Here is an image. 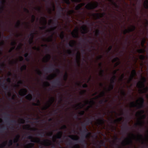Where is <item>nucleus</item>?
Segmentation results:
<instances>
[{
	"mask_svg": "<svg viewBox=\"0 0 148 148\" xmlns=\"http://www.w3.org/2000/svg\"><path fill=\"white\" fill-rule=\"evenodd\" d=\"M85 103L86 105L90 103L94 104L95 103L94 101L92 100L89 101L88 100H87L85 101Z\"/></svg>",
	"mask_w": 148,
	"mask_h": 148,
	"instance_id": "obj_39",
	"label": "nucleus"
},
{
	"mask_svg": "<svg viewBox=\"0 0 148 148\" xmlns=\"http://www.w3.org/2000/svg\"><path fill=\"white\" fill-rule=\"evenodd\" d=\"M20 138V136L19 135H17L16 136V138H15L13 141V142L14 143H16L18 142L19 138Z\"/></svg>",
	"mask_w": 148,
	"mask_h": 148,
	"instance_id": "obj_40",
	"label": "nucleus"
},
{
	"mask_svg": "<svg viewBox=\"0 0 148 148\" xmlns=\"http://www.w3.org/2000/svg\"><path fill=\"white\" fill-rule=\"evenodd\" d=\"M144 6L145 8L146 9H148V0H146L145 1L144 3Z\"/></svg>",
	"mask_w": 148,
	"mask_h": 148,
	"instance_id": "obj_29",
	"label": "nucleus"
},
{
	"mask_svg": "<svg viewBox=\"0 0 148 148\" xmlns=\"http://www.w3.org/2000/svg\"><path fill=\"white\" fill-rule=\"evenodd\" d=\"M142 81H139L137 84L136 86L138 88H142L143 87H145V83L146 82V79L144 77L142 78Z\"/></svg>",
	"mask_w": 148,
	"mask_h": 148,
	"instance_id": "obj_7",
	"label": "nucleus"
},
{
	"mask_svg": "<svg viewBox=\"0 0 148 148\" xmlns=\"http://www.w3.org/2000/svg\"><path fill=\"white\" fill-rule=\"evenodd\" d=\"M59 36L61 40H64L65 37V35L64 34V33L62 31L61 32L60 34L59 35Z\"/></svg>",
	"mask_w": 148,
	"mask_h": 148,
	"instance_id": "obj_35",
	"label": "nucleus"
},
{
	"mask_svg": "<svg viewBox=\"0 0 148 148\" xmlns=\"http://www.w3.org/2000/svg\"><path fill=\"white\" fill-rule=\"evenodd\" d=\"M75 13V11L73 10H70L68 12V14L67 15L69 16L70 15H72L73 14Z\"/></svg>",
	"mask_w": 148,
	"mask_h": 148,
	"instance_id": "obj_36",
	"label": "nucleus"
},
{
	"mask_svg": "<svg viewBox=\"0 0 148 148\" xmlns=\"http://www.w3.org/2000/svg\"><path fill=\"white\" fill-rule=\"evenodd\" d=\"M55 99L53 97H52L47 103V105L45 106L42 108L43 110H46L51 105L54 101Z\"/></svg>",
	"mask_w": 148,
	"mask_h": 148,
	"instance_id": "obj_11",
	"label": "nucleus"
},
{
	"mask_svg": "<svg viewBox=\"0 0 148 148\" xmlns=\"http://www.w3.org/2000/svg\"><path fill=\"white\" fill-rule=\"evenodd\" d=\"M126 86L127 88H129L132 86V85L131 84V85L130 86H129L128 84H130L131 82L129 79H128L127 78L126 79Z\"/></svg>",
	"mask_w": 148,
	"mask_h": 148,
	"instance_id": "obj_30",
	"label": "nucleus"
},
{
	"mask_svg": "<svg viewBox=\"0 0 148 148\" xmlns=\"http://www.w3.org/2000/svg\"><path fill=\"white\" fill-rule=\"evenodd\" d=\"M34 145V144L32 143H29L26 146V148H31L33 147Z\"/></svg>",
	"mask_w": 148,
	"mask_h": 148,
	"instance_id": "obj_32",
	"label": "nucleus"
},
{
	"mask_svg": "<svg viewBox=\"0 0 148 148\" xmlns=\"http://www.w3.org/2000/svg\"><path fill=\"white\" fill-rule=\"evenodd\" d=\"M7 144V142H4L0 145V147L2 148L5 146Z\"/></svg>",
	"mask_w": 148,
	"mask_h": 148,
	"instance_id": "obj_63",
	"label": "nucleus"
},
{
	"mask_svg": "<svg viewBox=\"0 0 148 148\" xmlns=\"http://www.w3.org/2000/svg\"><path fill=\"white\" fill-rule=\"evenodd\" d=\"M82 124L83 130H82L81 129H80V131L82 132V134L85 135V137L86 138L90 135V133L88 132V130L86 128L87 124H83V122H82Z\"/></svg>",
	"mask_w": 148,
	"mask_h": 148,
	"instance_id": "obj_5",
	"label": "nucleus"
},
{
	"mask_svg": "<svg viewBox=\"0 0 148 148\" xmlns=\"http://www.w3.org/2000/svg\"><path fill=\"white\" fill-rule=\"evenodd\" d=\"M112 48V46H110L108 48L107 50V53L108 54L111 51Z\"/></svg>",
	"mask_w": 148,
	"mask_h": 148,
	"instance_id": "obj_59",
	"label": "nucleus"
},
{
	"mask_svg": "<svg viewBox=\"0 0 148 148\" xmlns=\"http://www.w3.org/2000/svg\"><path fill=\"white\" fill-rule=\"evenodd\" d=\"M25 98L29 101H31L32 99V94H29L25 97Z\"/></svg>",
	"mask_w": 148,
	"mask_h": 148,
	"instance_id": "obj_26",
	"label": "nucleus"
},
{
	"mask_svg": "<svg viewBox=\"0 0 148 148\" xmlns=\"http://www.w3.org/2000/svg\"><path fill=\"white\" fill-rule=\"evenodd\" d=\"M146 41V39L145 38H144L143 40L141 42V45L143 47L144 46V44Z\"/></svg>",
	"mask_w": 148,
	"mask_h": 148,
	"instance_id": "obj_57",
	"label": "nucleus"
},
{
	"mask_svg": "<svg viewBox=\"0 0 148 148\" xmlns=\"http://www.w3.org/2000/svg\"><path fill=\"white\" fill-rule=\"evenodd\" d=\"M27 66L25 64H24L21 68V71H23V70H26Z\"/></svg>",
	"mask_w": 148,
	"mask_h": 148,
	"instance_id": "obj_44",
	"label": "nucleus"
},
{
	"mask_svg": "<svg viewBox=\"0 0 148 148\" xmlns=\"http://www.w3.org/2000/svg\"><path fill=\"white\" fill-rule=\"evenodd\" d=\"M62 134V131H60L58 132L56 136V138H61Z\"/></svg>",
	"mask_w": 148,
	"mask_h": 148,
	"instance_id": "obj_27",
	"label": "nucleus"
},
{
	"mask_svg": "<svg viewBox=\"0 0 148 148\" xmlns=\"http://www.w3.org/2000/svg\"><path fill=\"white\" fill-rule=\"evenodd\" d=\"M38 135L39 136H40L42 137H44L45 136V133L44 132H43L41 133L38 132Z\"/></svg>",
	"mask_w": 148,
	"mask_h": 148,
	"instance_id": "obj_58",
	"label": "nucleus"
},
{
	"mask_svg": "<svg viewBox=\"0 0 148 148\" xmlns=\"http://www.w3.org/2000/svg\"><path fill=\"white\" fill-rule=\"evenodd\" d=\"M139 59L141 60H144L145 58V56L143 55L140 56L139 57Z\"/></svg>",
	"mask_w": 148,
	"mask_h": 148,
	"instance_id": "obj_54",
	"label": "nucleus"
},
{
	"mask_svg": "<svg viewBox=\"0 0 148 148\" xmlns=\"http://www.w3.org/2000/svg\"><path fill=\"white\" fill-rule=\"evenodd\" d=\"M41 46L42 47H46L45 49L47 50L48 51H49V46H48L47 45H42Z\"/></svg>",
	"mask_w": 148,
	"mask_h": 148,
	"instance_id": "obj_51",
	"label": "nucleus"
},
{
	"mask_svg": "<svg viewBox=\"0 0 148 148\" xmlns=\"http://www.w3.org/2000/svg\"><path fill=\"white\" fill-rule=\"evenodd\" d=\"M52 84L53 85L58 86H62V84L61 81L60 79V78H58L55 81L52 82Z\"/></svg>",
	"mask_w": 148,
	"mask_h": 148,
	"instance_id": "obj_13",
	"label": "nucleus"
},
{
	"mask_svg": "<svg viewBox=\"0 0 148 148\" xmlns=\"http://www.w3.org/2000/svg\"><path fill=\"white\" fill-rule=\"evenodd\" d=\"M82 136H84V138H82L81 140L79 142L82 143H84L85 144H86V141L85 140V138H86L85 137V135H83L82 134ZM88 136H88L87 137H86V138H87L88 137Z\"/></svg>",
	"mask_w": 148,
	"mask_h": 148,
	"instance_id": "obj_28",
	"label": "nucleus"
},
{
	"mask_svg": "<svg viewBox=\"0 0 148 148\" xmlns=\"http://www.w3.org/2000/svg\"><path fill=\"white\" fill-rule=\"evenodd\" d=\"M44 143L45 144L46 146H49L52 145L53 148H56V146L55 144L52 143L51 141L48 139L44 140Z\"/></svg>",
	"mask_w": 148,
	"mask_h": 148,
	"instance_id": "obj_12",
	"label": "nucleus"
},
{
	"mask_svg": "<svg viewBox=\"0 0 148 148\" xmlns=\"http://www.w3.org/2000/svg\"><path fill=\"white\" fill-rule=\"evenodd\" d=\"M99 66L101 69L99 73V75L101 77H102L103 76L104 71L102 69V63H99Z\"/></svg>",
	"mask_w": 148,
	"mask_h": 148,
	"instance_id": "obj_19",
	"label": "nucleus"
},
{
	"mask_svg": "<svg viewBox=\"0 0 148 148\" xmlns=\"http://www.w3.org/2000/svg\"><path fill=\"white\" fill-rule=\"evenodd\" d=\"M68 77V74L66 72L64 75V77H63V79H64V80L65 81H66Z\"/></svg>",
	"mask_w": 148,
	"mask_h": 148,
	"instance_id": "obj_53",
	"label": "nucleus"
},
{
	"mask_svg": "<svg viewBox=\"0 0 148 148\" xmlns=\"http://www.w3.org/2000/svg\"><path fill=\"white\" fill-rule=\"evenodd\" d=\"M78 29H77L75 30V33L73 32H71V34L73 37L77 38L79 37L78 34Z\"/></svg>",
	"mask_w": 148,
	"mask_h": 148,
	"instance_id": "obj_21",
	"label": "nucleus"
},
{
	"mask_svg": "<svg viewBox=\"0 0 148 148\" xmlns=\"http://www.w3.org/2000/svg\"><path fill=\"white\" fill-rule=\"evenodd\" d=\"M0 131L1 132H3L5 130H6V128L5 127H1V126H0Z\"/></svg>",
	"mask_w": 148,
	"mask_h": 148,
	"instance_id": "obj_64",
	"label": "nucleus"
},
{
	"mask_svg": "<svg viewBox=\"0 0 148 148\" xmlns=\"http://www.w3.org/2000/svg\"><path fill=\"white\" fill-rule=\"evenodd\" d=\"M136 27L134 25H131L130 26H128L127 29H125L123 31V33L124 35H126V38L125 39V42L127 45V47L126 48V50H127L130 44V37L131 36L130 35L127 34H129L130 32H134L136 29Z\"/></svg>",
	"mask_w": 148,
	"mask_h": 148,
	"instance_id": "obj_2",
	"label": "nucleus"
},
{
	"mask_svg": "<svg viewBox=\"0 0 148 148\" xmlns=\"http://www.w3.org/2000/svg\"><path fill=\"white\" fill-rule=\"evenodd\" d=\"M82 28L83 30V31L82 32V33L83 34H85L88 33V30L86 26L84 25L82 27Z\"/></svg>",
	"mask_w": 148,
	"mask_h": 148,
	"instance_id": "obj_23",
	"label": "nucleus"
},
{
	"mask_svg": "<svg viewBox=\"0 0 148 148\" xmlns=\"http://www.w3.org/2000/svg\"><path fill=\"white\" fill-rule=\"evenodd\" d=\"M5 120H10V121L11 122L14 123H16L17 122L15 120H10V119L9 117L5 118Z\"/></svg>",
	"mask_w": 148,
	"mask_h": 148,
	"instance_id": "obj_48",
	"label": "nucleus"
},
{
	"mask_svg": "<svg viewBox=\"0 0 148 148\" xmlns=\"http://www.w3.org/2000/svg\"><path fill=\"white\" fill-rule=\"evenodd\" d=\"M97 120L99 125H102L104 124L105 120L103 119V116H102L101 119H99Z\"/></svg>",
	"mask_w": 148,
	"mask_h": 148,
	"instance_id": "obj_17",
	"label": "nucleus"
},
{
	"mask_svg": "<svg viewBox=\"0 0 148 148\" xmlns=\"http://www.w3.org/2000/svg\"><path fill=\"white\" fill-rule=\"evenodd\" d=\"M140 89V92L141 93H145L148 91V87L145 86V87H143L142 88H139Z\"/></svg>",
	"mask_w": 148,
	"mask_h": 148,
	"instance_id": "obj_15",
	"label": "nucleus"
},
{
	"mask_svg": "<svg viewBox=\"0 0 148 148\" xmlns=\"http://www.w3.org/2000/svg\"><path fill=\"white\" fill-rule=\"evenodd\" d=\"M128 53L129 54V55H128V54H127L126 56H127V62H130V58H131V57L130 56V55H131L130 53L129 52H128ZM127 53L128 54V53Z\"/></svg>",
	"mask_w": 148,
	"mask_h": 148,
	"instance_id": "obj_45",
	"label": "nucleus"
},
{
	"mask_svg": "<svg viewBox=\"0 0 148 148\" xmlns=\"http://www.w3.org/2000/svg\"><path fill=\"white\" fill-rule=\"evenodd\" d=\"M75 43L76 42L75 41L72 40L71 41V42L69 44V45L70 47H73L75 46Z\"/></svg>",
	"mask_w": 148,
	"mask_h": 148,
	"instance_id": "obj_31",
	"label": "nucleus"
},
{
	"mask_svg": "<svg viewBox=\"0 0 148 148\" xmlns=\"http://www.w3.org/2000/svg\"><path fill=\"white\" fill-rule=\"evenodd\" d=\"M117 121V120L114 119H112L110 120V123L111 124H114L116 123Z\"/></svg>",
	"mask_w": 148,
	"mask_h": 148,
	"instance_id": "obj_55",
	"label": "nucleus"
},
{
	"mask_svg": "<svg viewBox=\"0 0 148 148\" xmlns=\"http://www.w3.org/2000/svg\"><path fill=\"white\" fill-rule=\"evenodd\" d=\"M138 139L139 140L141 139L142 140H143V136L141 134H138ZM144 143L143 141L142 142V144H143Z\"/></svg>",
	"mask_w": 148,
	"mask_h": 148,
	"instance_id": "obj_33",
	"label": "nucleus"
},
{
	"mask_svg": "<svg viewBox=\"0 0 148 148\" xmlns=\"http://www.w3.org/2000/svg\"><path fill=\"white\" fill-rule=\"evenodd\" d=\"M122 0H121V39H122L123 37L122 36V34L123 33V31L122 30Z\"/></svg>",
	"mask_w": 148,
	"mask_h": 148,
	"instance_id": "obj_14",
	"label": "nucleus"
},
{
	"mask_svg": "<svg viewBox=\"0 0 148 148\" xmlns=\"http://www.w3.org/2000/svg\"><path fill=\"white\" fill-rule=\"evenodd\" d=\"M81 9V6L78 4L75 7V10H79Z\"/></svg>",
	"mask_w": 148,
	"mask_h": 148,
	"instance_id": "obj_47",
	"label": "nucleus"
},
{
	"mask_svg": "<svg viewBox=\"0 0 148 148\" xmlns=\"http://www.w3.org/2000/svg\"><path fill=\"white\" fill-rule=\"evenodd\" d=\"M31 55V53H30L29 54L28 53H26L24 55V56L25 58V60L26 61L29 62V58Z\"/></svg>",
	"mask_w": 148,
	"mask_h": 148,
	"instance_id": "obj_22",
	"label": "nucleus"
},
{
	"mask_svg": "<svg viewBox=\"0 0 148 148\" xmlns=\"http://www.w3.org/2000/svg\"><path fill=\"white\" fill-rule=\"evenodd\" d=\"M21 26V22L20 21H18L17 22L16 27V28H19Z\"/></svg>",
	"mask_w": 148,
	"mask_h": 148,
	"instance_id": "obj_43",
	"label": "nucleus"
},
{
	"mask_svg": "<svg viewBox=\"0 0 148 148\" xmlns=\"http://www.w3.org/2000/svg\"><path fill=\"white\" fill-rule=\"evenodd\" d=\"M58 8L59 12H63L64 10V8H62L61 6L58 7Z\"/></svg>",
	"mask_w": 148,
	"mask_h": 148,
	"instance_id": "obj_50",
	"label": "nucleus"
},
{
	"mask_svg": "<svg viewBox=\"0 0 148 148\" xmlns=\"http://www.w3.org/2000/svg\"><path fill=\"white\" fill-rule=\"evenodd\" d=\"M69 137L72 140L76 141L78 140L79 139V137L77 136L70 135Z\"/></svg>",
	"mask_w": 148,
	"mask_h": 148,
	"instance_id": "obj_24",
	"label": "nucleus"
},
{
	"mask_svg": "<svg viewBox=\"0 0 148 148\" xmlns=\"http://www.w3.org/2000/svg\"><path fill=\"white\" fill-rule=\"evenodd\" d=\"M140 102L139 103H144V99L143 97H140L139 98Z\"/></svg>",
	"mask_w": 148,
	"mask_h": 148,
	"instance_id": "obj_56",
	"label": "nucleus"
},
{
	"mask_svg": "<svg viewBox=\"0 0 148 148\" xmlns=\"http://www.w3.org/2000/svg\"><path fill=\"white\" fill-rule=\"evenodd\" d=\"M126 117L125 118L126 123L125 124V133L128 135V137L125 138V145H131L132 144V137H135V135L132 133H128V132L131 129L130 127L128 125V123L130 120L131 118V114L129 110H126L125 111Z\"/></svg>",
	"mask_w": 148,
	"mask_h": 148,
	"instance_id": "obj_1",
	"label": "nucleus"
},
{
	"mask_svg": "<svg viewBox=\"0 0 148 148\" xmlns=\"http://www.w3.org/2000/svg\"><path fill=\"white\" fill-rule=\"evenodd\" d=\"M144 113L145 111L143 110H141L139 112H137L136 115L139 116H140V120L139 121L138 123L136 124V125H138L141 127L143 126V124H144V122L141 121V120L145 118L146 117V116L145 115L143 114Z\"/></svg>",
	"mask_w": 148,
	"mask_h": 148,
	"instance_id": "obj_3",
	"label": "nucleus"
},
{
	"mask_svg": "<svg viewBox=\"0 0 148 148\" xmlns=\"http://www.w3.org/2000/svg\"><path fill=\"white\" fill-rule=\"evenodd\" d=\"M52 38H53V36L51 35L50 36V37L48 38L45 39V41H46L47 42H51L52 41Z\"/></svg>",
	"mask_w": 148,
	"mask_h": 148,
	"instance_id": "obj_37",
	"label": "nucleus"
},
{
	"mask_svg": "<svg viewBox=\"0 0 148 148\" xmlns=\"http://www.w3.org/2000/svg\"><path fill=\"white\" fill-rule=\"evenodd\" d=\"M98 5L99 3L98 2H96L94 3H90L88 4L85 6V7L88 10H94L97 8Z\"/></svg>",
	"mask_w": 148,
	"mask_h": 148,
	"instance_id": "obj_6",
	"label": "nucleus"
},
{
	"mask_svg": "<svg viewBox=\"0 0 148 148\" xmlns=\"http://www.w3.org/2000/svg\"><path fill=\"white\" fill-rule=\"evenodd\" d=\"M84 105L82 104V103H80L79 104H77L75 107L78 106L79 107V108H81L82 107H83L84 106Z\"/></svg>",
	"mask_w": 148,
	"mask_h": 148,
	"instance_id": "obj_62",
	"label": "nucleus"
},
{
	"mask_svg": "<svg viewBox=\"0 0 148 148\" xmlns=\"http://www.w3.org/2000/svg\"><path fill=\"white\" fill-rule=\"evenodd\" d=\"M27 138L30 140L31 142L33 143H40V140L38 138H34L32 136L29 135L27 137Z\"/></svg>",
	"mask_w": 148,
	"mask_h": 148,
	"instance_id": "obj_10",
	"label": "nucleus"
},
{
	"mask_svg": "<svg viewBox=\"0 0 148 148\" xmlns=\"http://www.w3.org/2000/svg\"><path fill=\"white\" fill-rule=\"evenodd\" d=\"M130 75L135 77L136 75V70L135 69L133 70L132 71L131 74Z\"/></svg>",
	"mask_w": 148,
	"mask_h": 148,
	"instance_id": "obj_42",
	"label": "nucleus"
},
{
	"mask_svg": "<svg viewBox=\"0 0 148 148\" xmlns=\"http://www.w3.org/2000/svg\"><path fill=\"white\" fill-rule=\"evenodd\" d=\"M118 60L119 61V59L118 58L115 57L112 59V62L113 63H114L115 62H117Z\"/></svg>",
	"mask_w": 148,
	"mask_h": 148,
	"instance_id": "obj_60",
	"label": "nucleus"
},
{
	"mask_svg": "<svg viewBox=\"0 0 148 148\" xmlns=\"http://www.w3.org/2000/svg\"><path fill=\"white\" fill-rule=\"evenodd\" d=\"M145 51V50L143 49H140L137 50V52L140 53H143Z\"/></svg>",
	"mask_w": 148,
	"mask_h": 148,
	"instance_id": "obj_34",
	"label": "nucleus"
},
{
	"mask_svg": "<svg viewBox=\"0 0 148 148\" xmlns=\"http://www.w3.org/2000/svg\"><path fill=\"white\" fill-rule=\"evenodd\" d=\"M42 19L43 21V23L44 24V26L43 27H39L40 29L41 30H43L46 28V25L47 23V20L45 18L43 17H42Z\"/></svg>",
	"mask_w": 148,
	"mask_h": 148,
	"instance_id": "obj_18",
	"label": "nucleus"
},
{
	"mask_svg": "<svg viewBox=\"0 0 148 148\" xmlns=\"http://www.w3.org/2000/svg\"><path fill=\"white\" fill-rule=\"evenodd\" d=\"M134 77L130 75L128 78H127L128 79H129L131 82L132 80Z\"/></svg>",
	"mask_w": 148,
	"mask_h": 148,
	"instance_id": "obj_61",
	"label": "nucleus"
},
{
	"mask_svg": "<svg viewBox=\"0 0 148 148\" xmlns=\"http://www.w3.org/2000/svg\"><path fill=\"white\" fill-rule=\"evenodd\" d=\"M129 106L130 108L127 110H129L130 112L132 111V109L131 108H132L137 107V109H140L144 107V103H138V104H136L134 102H131Z\"/></svg>",
	"mask_w": 148,
	"mask_h": 148,
	"instance_id": "obj_4",
	"label": "nucleus"
},
{
	"mask_svg": "<svg viewBox=\"0 0 148 148\" xmlns=\"http://www.w3.org/2000/svg\"><path fill=\"white\" fill-rule=\"evenodd\" d=\"M101 32L99 29H97L95 32V35L97 36H99Z\"/></svg>",
	"mask_w": 148,
	"mask_h": 148,
	"instance_id": "obj_41",
	"label": "nucleus"
},
{
	"mask_svg": "<svg viewBox=\"0 0 148 148\" xmlns=\"http://www.w3.org/2000/svg\"><path fill=\"white\" fill-rule=\"evenodd\" d=\"M92 123V122L91 120L90 119L88 118L86 121L85 123H83V124H87V125H88L89 124Z\"/></svg>",
	"mask_w": 148,
	"mask_h": 148,
	"instance_id": "obj_49",
	"label": "nucleus"
},
{
	"mask_svg": "<svg viewBox=\"0 0 148 148\" xmlns=\"http://www.w3.org/2000/svg\"><path fill=\"white\" fill-rule=\"evenodd\" d=\"M55 76V75H51L49 77H47L46 78V79L47 80H50L51 79L50 78V77L51 78V79H53L54 78V77Z\"/></svg>",
	"mask_w": 148,
	"mask_h": 148,
	"instance_id": "obj_52",
	"label": "nucleus"
},
{
	"mask_svg": "<svg viewBox=\"0 0 148 148\" xmlns=\"http://www.w3.org/2000/svg\"><path fill=\"white\" fill-rule=\"evenodd\" d=\"M105 95V92L104 91H102L100 94V95L97 96V98L104 97Z\"/></svg>",
	"mask_w": 148,
	"mask_h": 148,
	"instance_id": "obj_38",
	"label": "nucleus"
},
{
	"mask_svg": "<svg viewBox=\"0 0 148 148\" xmlns=\"http://www.w3.org/2000/svg\"><path fill=\"white\" fill-rule=\"evenodd\" d=\"M106 14L105 12L102 13H95L92 14V16L95 19H99L103 17Z\"/></svg>",
	"mask_w": 148,
	"mask_h": 148,
	"instance_id": "obj_8",
	"label": "nucleus"
},
{
	"mask_svg": "<svg viewBox=\"0 0 148 148\" xmlns=\"http://www.w3.org/2000/svg\"><path fill=\"white\" fill-rule=\"evenodd\" d=\"M55 65L51 64V66L49 68H46L45 70L48 71L49 72H51L54 69H55L56 72L59 73L60 72V71L58 69H55L54 67Z\"/></svg>",
	"mask_w": 148,
	"mask_h": 148,
	"instance_id": "obj_9",
	"label": "nucleus"
},
{
	"mask_svg": "<svg viewBox=\"0 0 148 148\" xmlns=\"http://www.w3.org/2000/svg\"><path fill=\"white\" fill-rule=\"evenodd\" d=\"M67 53L70 56H73L74 55V53L71 50L68 49L67 51Z\"/></svg>",
	"mask_w": 148,
	"mask_h": 148,
	"instance_id": "obj_46",
	"label": "nucleus"
},
{
	"mask_svg": "<svg viewBox=\"0 0 148 148\" xmlns=\"http://www.w3.org/2000/svg\"><path fill=\"white\" fill-rule=\"evenodd\" d=\"M0 85L2 86L3 89L8 90L9 89V87L8 86L5 85V83L4 82L0 83Z\"/></svg>",
	"mask_w": 148,
	"mask_h": 148,
	"instance_id": "obj_20",
	"label": "nucleus"
},
{
	"mask_svg": "<svg viewBox=\"0 0 148 148\" xmlns=\"http://www.w3.org/2000/svg\"><path fill=\"white\" fill-rule=\"evenodd\" d=\"M27 90L25 88L22 89L19 92V94L23 96H24L26 95Z\"/></svg>",
	"mask_w": 148,
	"mask_h": 148,
	"instance_id": "obj_16",
	"label": "nucleus"
},
{
	"mask_svg": "<svg viewBox=\"0 0 148 148\" xmlns=\"http://www.w3.org/2000/svg\"><path fill=\"white\" fill-rule=\"evenodd\" d=\"M6 3L5 0H2L0 2V3L2 4L1 5V7L0 8V10H1V12L3 10L4 8V5L5 3Z\"/></svg>",
	"mask_w": 148,
	"mask_h": 148,
	"instance_id": "obj_25",
	"label": "nucleus"
}]
</instances>
